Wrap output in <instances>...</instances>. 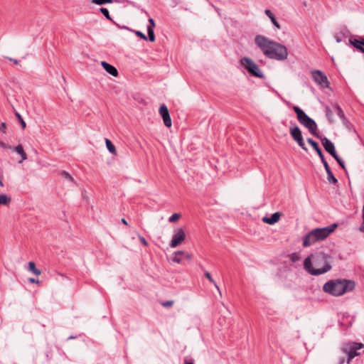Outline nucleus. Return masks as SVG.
Masks as SVG:
<instances>
[{
	"label": "nucleus",
	"mask_w": 364,
	"mask_h": 364,
	"mask_svg": "<svg viewBox=\"0 0 364 364\" xmlns=\"http://www.w3.org/2000/svg\"><path fill=\"white\" fill-rule=\"evenodd\" d=\"M255 43L263 54L269 59L282 61L288 57V50L286 46L269 40L264 36L257 35L255 38Z\"/></svg>",
	"instance_id": "1"
},
{
	"label": "nucleus",
	"mask_w": 364,
	"mask_h": 364,
	"mask_svg": "<svg viewBox=\"0 0 364 364\" xmlns=\"http://www.w3.org/2000/svg\"><path fill=\"white\" fill-rule=\"evenodd\" d=\"M331 256L323 252H317L307 257L304 262V269L311 275H321L332 268Z\"/></svg>",
	"instance_id": "2"
},
{
	"label": "nucleus",
	"mask_w": 364,
	"mask_h": 364,
	"mask_svg": "<svg viewBox=\"0 0 364 364\" xmlns=\"http://www.w3.org/2000/svg\"><path fill=\"white\" fill-rule=\"evenodd\" d=\"M355 283L349 279H334L325 283L323 290L334 296H341L355 289Z\"/></svg>",
	"instance_id": "3"
},
{
	"label": "nucleus",
	"mask_w": 364,
	"mask_h": 364,
	"mask_svg": "<svg viewBox=\"0 0 364 364\" xmlns=\"http://www.w3.org/2000/svg\"><path fill=\"white\" fill-rule=\"evenodd\" d=\"M337 226L336 223H333L325 228L312 230L304 236L303 246L304 247H309L316 242L324 240L335 230Z\"/></svg>",
	"instance_id": "4"
},
{
	"label": "nucleus",
	"mask_w": 364,
	"mask_h": 364,
	"mask_svg": "<svg viewBox=\"0 0 364 364\" xmlns=\"http://www.w3.org/2000/svg\"><path fill=\"white\" fill-rule=\"evenodd\" d=\"M293 109L296 114V117L299 122L306 127L309 132L314 136L319 138L320 135L317 132V124L316 122L309 117L304 110L297 106H294Z\"/></svg>",
	"instance_id": "5"
},
{
	"label": "nucleus",
	"mask_w": 364,
	"mask_h": 364,
	"mask_svg": "<svg viewBox=\"0 0 364 364\" xmlns=\"http://www.w3.org/2000/svg\"><path fill=\"white\" fill-rule=\"evenodd\" d=\"M363 348L364 344L362 343L348 341L343 343L340 349L342 353L347 355L346 362L349 364L355 357L360 354L358 350Z\"/></svg>",
	"instance_id": "6"
},
{
	"label": "nucleus",
	"mask_w": 364,
	"mask_h": 364,
	"mask_svg": "<svg viewBox=\"0 0 364 364\" xmlns=\"http://www.w3.org/2000/svg\"><path fill=\"white\" fill-rule=\"evenodd\" d=\"M240 62L251 75L259 78L264 77V75L259 68V66L251 58L243 57L240 59Z\"/></svg>",
	"instance_id": "7"
},
{
	"label": "nucleus",
	"mask_w": 364,
	"mask_h": 364,
	"mask_svg": "<svg viewBox=\"0 0 364 364\" xmlns=\"http://www.w3.org/2000/svg\"><path fill=\"white\" fill-rule=\"evenodd\" d=\"M314 80L322 88H327L330 85V82L327 76L322 71L314 70L311 72Z\"/></svg>",
	"instance_id": "8"
},
{
	"label": "nucleus",
	"mask_w": 364,
	"mask_h": 364,
	"mask_svg": "<svg viewBox=\"0 0 364 364\" xmlns=\"http://www.w3.org/2000/svg\"><path fill=\"white\" fill-rule=\"evenodd\" d=\"M289 132L292 139L298 144V145L304 151H307V148L304 144L302 133L298 126L296 124L289 127Z\"/></svg>",
	"instance_id": "9"
},
{
	"label": "nucleus",
	"mask_w": 364,
	"mask_h": 364,
	"mask_svg": "<svg viewBox=\"0 0 364 364\" xmlns=\"http://www.w3.org/2000/svg\"><path fill=\"white\" fill-rule=\"evenodd\" d=\"M186 238V232L183 228H177L174 230L172 240L170 242V247L175 248L178 246Z\"/></svg>",
	"instance_id": "10"
},
{
	"label": "nucleus",
	"mask_w": 364,
	"mask_h": 364,
	"mask_svg": "<svg viewBox=\"0 0 364 364\" xmlns=\"http://www.w3.org/2000/svg\"><path fill=\"white\" fill-rule=\"evenodd\" d=\"M159 114L161 116L164 125L170 128L172 125L171 119L168 107L164 104L159 107Z\"/></svg>",
	"instance_id": "11"
},
{
	"label": "nucleus",
	"mask_w": 364,
	"mask_h": 364,
	"mask_svg": "<svg viewBox=\"0 0 364 364\" xmlns=\"http://www.w3.org/2000/svg\"><path fill=\"white\" fill-rule=\"evenodd\" d=\"M321 139L322 145L323 146L325 150L329 153L332 156L336 154V151L335 149V146L331 141H330L328 138L326 136L320 137L318 138Z\"/></svg>",
	"instance_id": "12"
},
{
	"label": "nucleus",
	"mask_w": 364,
	"mask_h": 364,
	"mask_svg": "<svg viewBox=\"0 0 364 364\" xmlns=\"http://www.w3.org/2000/svg\"><path fill=\"white\" fill-rule=\"evenodd\" d=\"M179 255H182L184 258H186L188 260H191L192 259V257L189 253L183 251H177L174 252L173 256L172 257V261L178 264L182 263L183 259L178 257Z\"/></svg>",
	"instance_id": "13"
},
{
	"label": "nucleus",
	"mask_w": 364,
	"mask_h": 364,
	"mask_svg": "<svg viewBox=\"0 0 364 364\" xmlns=\"http://www.w3.org/2000/svg\"><path fill=\"white\" fill-rule=\"evenodd\" d=\"M149 25L147 27L149 41L150 42H154L155 41V35H154V28L156 26L155 22L152 18H149Z\"/></svg>",
	"instance_id": "14"
},
{
	"label": "nucleus",
	"mask_w": 364,
	"mask_h": 364,
	"mask_svg": "<svg viewBox=\"0 0 364 364\" xmlns=\"http://www.w3.org/2000/svg\"><path fill=\"white\" fill-rule=\"evenodd\" d=\"M101 65L103 67V68L111 75L114 77H117L118 75V71L117 68L113 65L109 64L105 61H102Z\"/></svg>",
	"instance_id": "15"
},
{
	"label": "nucleus",
	"mask_w": 364,
	"mask_h": 364,
	"mask_svg": "<svg viewBox=\"0 0 364 364\" xmlns=\"http://www.w3.org/2000/svg\"><path fill=\"white\" fill-rule=\"evenodd\" d=\"M281 213L277 212L273 213L271 217H264L262 221L265 223L273 225L279 221Z\"/></svg>",
	"instance_id": "16"
},
{
	"label": "nucleus",
	"mask_w": 364,
	"mask_h": 364,
	"mask_svg": "<svg viewBox=\"0 0 364 364\" xmlns=\"http://www.w3.org/2000/svg\"><path fill=\"white\" fill-rule=\"evenodd\" d=\"M11 150L16 151L18 154H19L21 157V160L19 163H22L23 161L27 159V154L24 151L22 145L19 144L15 147H12Z\"/></svg>",
	"instance_id": "17"
},
{
	"label": "nucleus",
	"mask_w": 364,
	"mask_h": 364,
	"mask_svg": "<svg viewBox=\"0 0 364 364\" xmlns=\"http://www.w3.org/2000/svg\"><path fill=\"white\" fill-rule=\"evenodd\" d=\"M333 107L335 109V112H336L337 115L340 117V119L342 120V122L344 124H346L348 120H347V119L345 116L344 112L343 111L341 107L337 103L333 104Z\"/></svg>",
	"instance_id": "18"
},
{
	"label": "nucleus",
	"mask_w": 364,
	"mask_h": 364,
	"mask_svg": "<svg viewBox=\"0 0 364 364\" xmlns=\"http://www.w3.org/2000/svg\"><path fill=\"white\" fill-rule=\"evenodd\" d=\"M307 142L312 146V148L316 151L317 154L318 155L319 158L322 157L323 156V152L319 147L318 143L313 140L311 138L307 139Z\"/></svg>",
	"instance_id": "19"
},
{
	"label": "nucleus",
	"mask_w": 364,
	"mask_h": 364,
	"mask_svg": "<svg viewBox=\"0 0 364 364\" xmlns=\"http://www.w3.org/2000/svg\"><path fill=\"white\" fill-rule=\"evenodd\" d=\"M350 43L357 50H358L360 52L364 53V48L363 46V40L359 41L357 39L354 40H349Z\"/></svg>",
	"instance_id": "20"
},
{
	"label": "nucleus",
	"mask_w": 364,
	"mask_h": 364,
	"mask_svg": "<svg viewBox=\"0 0 364 364\" xmlns=\"http://www.w3.org/2000/svg\"><path fill=\"white\" fill-rule=\"evenodd\" d=\"M265 14L270 18L272 23L273 25L277 27V28H280L281 26L278 21H277L274 15L272 14V12L269 9H266L264 11Z\"/></svg>",
	"instance_id": "21"
},
{
	"label": "nucleus",
	"mask_w": 364,
	"mask_h": 364,
	"mask_svg": "<svg viewBox=\"0 0 364 364\" xmlns=\"http://www.w3.org/2000/svg\"><path fill=\"white\" fill-rule=\"evenodd\" d=\"M105 144H106V146H107L108 151L111 154L116 155L117 154L116 148H115L114 145L112 144V142L109 139H105Z\"/></svg>",
	"instance_id": "22"
},
{
	"label": "nucleus",
	"mask_w": 364,
	"mask_h": 364,
	"mask_svg": "<svg viewBox=\"0 0 364 364\" xmlns=\"http://www.w3.org/2000/svg\"><path fill=\"white\" fill-rule=\"evenodd\" d=\"M326 116L329 123L333 124L334 119L333 118V112L328 106L325 107Z\"/></svg>",
	"instance_id": "23"
},
{
	"label": "nucleus",
	"mask_w": 364,
	"mask_h": 364,
	"mask_svg": "<svg viewBox=\"0 0 364 364\" xmlns=\"http://www.w3.org/2000/svg\"><path fill=\"white\" fill-rule=\"evenodd\" d=\"M28 269L37 276L41 274V270L36 267V264L33 262H28Z\"/></svg>",
	"instance_id": "24"
},
{
	"label": "nucleus",
	"mask_w": 364,
	"mask_h": 364,
	"mask_svg": "<svg viewBox=\"0 0 364 364\" xmlns=\"http://www.w3.org/2000/svg\"><path fill=\"white\" fill-rule=\"evenodd\" d=\"M204 275L210 281V282H211L212 284H214V286L215 287V288L218 291L219 294L221 295V291L220 290L219 287L218 286V284H216L215 280L213 279V277H212L211 274L209 273V272H208V271L205 272Z\"/></svg>",
	"instance_id": "25"
},
{
	"label": "nucleus",
	"mask_w": 364,
	"mask_h": 364,
	"mask_svg": "<svg viewBox=\"0 0 364 364\" xmlns=\"http://www.w3.org/2000/svg\"><path fill=\"white\" fill-rule=\"evenodd\" d=\"M11 199L6 194H0V205H8Z\"/></svg>",
	"instance_id": "26"
},
{
	"label": "nucleus",
	"mask_w": 364,
	"mask_h": 364,
	"mask_svg": "<svg viewBox=\"0 0 364 364\" xmlns=\"http://www.w3.org/2000/svg\"><path fill=\"white\" fill-rule=\"evenodd\" d=\"M327 180L331 184H336L338 183L337 178L333 176L332 171L327 172Z\"/></svg>",
	"instance_id": "27"
},
{
	"label": "nucleus",
	"mask_w": 364,
	"mask_h": 364,
	"mask_svg": "<svg viewBox=\"0 0 364 364\" xmlns=\"http://www.w3.org/2000/svg\"><path fill=\"white\" fill-rule=\"evenodd\" d=\"M15 116L21 124L22 129H24L26 127V124L22 118L21 115L18 112L15 111Z\"/></svg>",
	"instance_id": "28"
},
{
	"label": "nucleus",
	"mask_w": 364,
	"mask_h": 364,
	"mask_svg": "<svg viewBox=\"0 0 364 364\" xmlns=\"http://www.w3.org/2000/svg\"><path fill=\"white\" fill-rule=\"evenodd\" d=\"M289 259L293 263H294L300 259V257L298 253L293 252L291 255H289Z\"/></svg>",
	"instance_id": "29"
},
{
	"label": "nucleus",
	"mask_w": 364,
	"mask_h": 364,
	"mask_svg": "<svg viewBox=\"0 0 364 364\" xmlns=\"http://www.w3.org/2000/svg\"><path fill=\"white\" fill-rule=\"evenodd\" d=\"M60 175L64 177L65 178L73 182L74 181V179L73 178V176L67 171H62L60 172Z\"/></svg>",
	"instance_id": "30"
},
{
	"label": "nucleus",
	"mask_w": 364,
	"mask_h": 364,
	"mask_svg": "<svg viewBox=\"0 0 364 364\" xmlns=\"http://www.w3.org/2000/svg\"><path fill=\"white\" fill-rule=\"evenodd\" d=\"M180 218L181 215L179 213H174L168 218V221L170 223H176Z\"/></svg>",
	"instance_id": "31"
},
{
	"label": "nucleus",
	"mask_w": 364,
	"mask_h": 364,
	"mask_svg": "<svg viewBox=\"0 0 364 364\" xmlns=\"http://www.w3.org/2000/svg\"><path fill=\"white\" fill-rule=\"evenodd\" d=\"M92 3L97 4V5H102L105 4L112 3V0H92Z\"/></svg>",
	"instance_id": "32"
},
{
	"label": "nucleus",
	"mask_w": 364,
	"mask_h": 364,
	"mask_svg": "<svg viewBox=\"0 0 364 364\" xmlns=\"http://www.w3.org/2000/svg\"><path fill=\"white\" fill-rule=\"evenodd\" d=\"M320 159L321 160L322 164H323V166L325 168V170H326V173L331 171V168H330V167L328 166V162L326 161V159L324 158V156H323Z\"/></svg>",
	"instance_id": "33"
},
{
	"label": "nucleus",
	"mask_w": 364,
	"mask_h": 364,
	"mask_svg": "<svg viewBox=\"0 0 364 364\" xmlns=\"http://www.w3.org/2000/svg\"><path fill=\"white\" fill-rule=\"evenodd\" d=\"M100 12L108 19V20H111V17H110V15H109V11L106 8H101L100 9Z\"/></svg>",
	"instance_id": "34"
},
{
	"label": "nucleus",
	"mask_w": 364,
	"mask_h": 364,
	"mask_svg": "<svg viewBox=\"0 0 364 364\" xmlns=\"http://www.w3.org/2000/svg\"><path fill=\"white\" fill-rule=\"evenodd\" d=\"M362 219H363V221H362V223H361V225H360V227L358 228V230L360 232L364 233V204H363V208H362Z\"/></svg>",
	"instance_id": "35"
},
{
	"label": "nucleus",
	"mask_w": 364,
	"mask_h": 364,
	"mask_svg": "<svg viewBox=\"0 0 364 364\" xmlns=\"http://www.w3.org/2000/svg\"><path fill=\"white\" fill-rule=\"evenodd\" d=\"M135 34L139 37L140 38L144 40V41H147V39H149V38H147L142 32L139 31H136L135 32Z\"/></svg>",
	"instance_id": "36"
},
{
	"label": "nucleus",
	"mask_w": 364,
	"mask_h": 364,
	"mask_svg": "<svg viewBox=\"0 0 364 364\" xmlns=\"http://www.w3.org/2000/svg\"><path fill=\"white\" fill-rule=\"evenodd\" d=\"M173 304V301H164L161 303V305L164 307H166V308L172 306Z\"/></svg>",
	"instance_id": "37"
},
{
	"label": "nucleus",
	"mask_w": 364,
	"mask_h": 364,
	"mask_svg": "<svg viewBox=\"0 0 364 364\" xmlns=\"http://www.w3.org/2000/svg\"><path fill=\"white\" fill-rule=\"evenodd\" d=\"M139 239L144 246L147 247L149 245L148 242L143 236L139 235Z\"/></svg>",
	"instance_id": "38"
},
{
	"label": "nucleus",
	"mask_w": 364,
	"mask_h": 364,
	"mask_svg": "<svg viewBox=\"0 0 364 364\" xmlns=\"http://www.w3.org/2000/svg\"><path fill=\"white\" fill-rule=\"evenodd\" d=\"M6 124L5 122H2L0 124V132H2L3 133L6 132Z\"/></svg>",
	"instance_id": "39"
},
{
	"label": "nucleus",
	"mask_w": 364,
	"mask_h": 364,
	"mask_svg": "<svg viewBox=\"0 0 364 364\" xmlns=\"http://www.w3.org/2000/svg\"><path fill=\"white\" fill-rule=\"evenodd\" d=\"M0 146L3 149H11L12 147L10 145L5 144L4 142H0Z\"/></svg>",
	"instance_id": "40"
},
{
	"label": "nucleus",
	"mask_w": 364,
	"mask_h": 364,
	"mask_svg": "<svg viewBox=\"0 0 364 364\" xmlns=\"http://www.w3.org/2000/svg\"><path fill=\"white\" fill-rule=\"evenodd\" d=\"M333 157L336 160L338 164L343 162V161L338 156L337 154L333 156Z\"/></svg>",
	"instance_id": "41"
},
{
	"label": "nucleus",
	"mask_w": 364,
	"mask_h": 364,
	"mask_svg": "<svg viewBox=\"0 0 364 364\" xmlns=\"http://www.w3.org/2000/svg\"><path fill=\"white\" fill-rule=\"evenodd\" d=\"M346 362V359L344 357L341 356L338 358V364H344Z\"/></svg>",
	"instance_id": "42"
},
{
	"label": "nucleus",
	"mask_w": 364,
	"mask_h": 364,
	"mask_svg": "<svg viewBox=\"0 0 364 364\" xmlns=\"http://www.w3.org/2000/svg\"><path fill=\"white\" fill-rule=\"evenodd\" d=\"M334 38L337 43H341L342 41V38L337 33L334 35Z\"/></svg>",
	"instance_id": "43"
},
{
	"label": "nucleus",
	"mask_w": 364,
	"mask_h": 364,
	"mask_svg": "<svg viewBox=\"0 0 364 364\" xmlns=\"http://www.w3.org/2000/svg\"><path fill=\"white\" fill-rule=\"evenodd\" d=\"M3 180H4V174H3V172L1 171L0 172V186L3 187L4 185V183H3Z\"/></svg>",
	"instance_id": "44"
},
{
	"label": "nucleus",
	"mask_w": 364,
	"mask_h": 364,
	"mask_svg": "<svg viewBox=\"0 0 364 364\" xmlns=\"http://www.w3.org/2000/svg\"><path fill=\"white\" fill-rule=\"evenodd\" d=\"M7 59L11 61V62H13L14 64L16 65H18L19 61L16 59H14V58H7Z\"/></svg>",
	"instance_id": "45"
},
{
	"label": "nucleus",
	"mask_w": 364,
	"mask_h": 364,
	"mask_svg": "<svg viewBox=\"0 0 364 364\" xmlns=\"http://www.w3.org/2000/svg\"><path fill=\"white\" fill-rule=\"evenodd\" d=\"M29 282H31V283H38V280L34 278H30L29 279Z\"/></svg>",
	"instance_id": "46"
},
{
	"label": "nucleus",
	"mask_w": 364,
	"mask_h": 364,
	"mask_svg": "<svg viewBox=\"0 0 364 364\" xmlns=\"http://www.w3.org/2000/svg\"><path fill=\"white\" fill-rule=\"evenodd\" d=\"M121 221H122V223L123 224H124V225H128V223H127V221L126 220V219H125V218H122Z\"/></svg>",
	"instance_id": "47"
},
{
	"label": "nucleus",
	"mask_w": 364,
	"mask_h": 364,
	"mask_svg": "<svg viewBox=\"0 0 364 364\" xmlns=\"http://www.w3.org/2000/svg\"><path fill=\"white\" fill-rule=\"evenodd\" d=\"M340 166L343 169V170H346V166H345V164H344V161L343 163H340Z\"/></svg>",
	"instance_id": "48"
},
{
	"label": "nucleus",
	"mask_w": 364,
	"mask_h": 364,
	"mask_svg": "<svg viewBox=\"0 0 364 364\" xmlns=\"http://www.w3.org/2000/svg\"><path fill=\"white\" fill-rule=\"evenodd\" d=\"M184 364H194L193 361H188L187 360H185Z\"/></svg>",
	"instance_id": "49"
},
{
	"label": "nucleus",
	"mask_w": 364,
	"mask_h": 364,
	"mask_svg": "<svg viewBox=\"0 0 364 364\" xmlns=\"http://www.w3.org/2000/svg\"><path fill=\"white\" fill-rule=\"evenodd\" d=\"M59 275L63 277V278H65L66 277L64 275V274H59Z\"/></svg>",
	"instance_id": "50"
},
{
	"label": "nucleus",
	"mask_w": 364,
	"mask_h": 364,
	"mask_svg": "<svg viewBox=\"0 0 364 364\" xmlns=\"http://www.w3.org/2000/svg\"><path fill=\"white\" fill-rule=\"evenodd\" d=\"M76 338V336H70V337L68 338V339H73V338Z\"/></svg>",
	"instance_id": "51"
},
{
	"label": "nucleus",
	"mask_w": 364,
	"mask_h": 364,
	"mask_svg": "<svg viewBox=\"0 0 364 364\" xmlns=\"http://www.w3.org/2000/svg\"><path fill=\"white\" fill-rule=\"evenodd\" d=\"M363 46H364V39L363 40Z\"/></svg>",
	"instance_id": "52"
}]
</instances>
